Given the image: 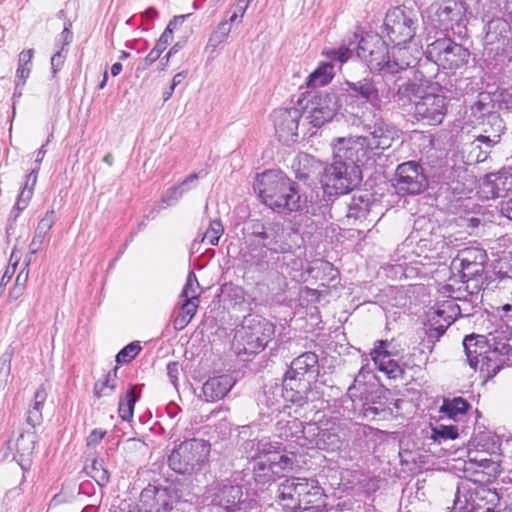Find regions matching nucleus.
Segmentation results:
<instances>
[{
  "label": "nucleus",
  "mask_w": 512,
  "mask_h": 512,
  "mask_svg": "<svg viewBox=\"0 0 512 512\" xmlns=\"http://www.w3.org/2000/svg\"><path fill=\"white\" fill-rule=\"evenodd\" d=\"M332 148L333 162L324 168L322 182L335 194H346L360 184L361 167H372L377 153L362 136L336 138Z\"/></svg>",
  "instance_id": "1"
},
{
  "label": "nucleus",
  "mask_w": 512,
  "mask_h": 512,
  "mask_svg": "<svg viewBox=\"0 0 512 512\" xmlns=\"http://www.w3.org/2000/svg\"><path fill=\"white\" fill-rule=\"evenodd\" d=\"M463 347L469 366L484 380L493 378L504 366H512V345L504 333L467 335Z\"/></svg>",
  "instance_id": "2"
},
{
  "label": "nucleus",
  "mask_w": 512,
  "mask_h": 512,
  "mask_svg": "<svg viewBox=\"0 0 512 512\" xmlns=\"http://www.w3.org/2000/svg\"><path fill=\"white\" fill-rule=\"evenodd\" d=\"M253 188L262 202L275 212H301L307 207V200L299 194L296 183L279 170L258 174Z\"/></svg>",
  "instance_id": "3"
},
{
  "label": "nucleus",
  "mask_w": 512,
  "mask_h": 512,
  "mask_svg": "<svg viewBox=\"0 0 512 512\" xmlns=\"http://www.w3.org/2000/svg\"><path fill=\"white\" fill-rule=\"evenodd\" d=\"M248 457L253 461V477L258 484L265 485L294 470L295 454H280L281 444L269 438L247 442Z\"/></svg>",
  "instance_id": "4"
},
{
  "label": "nucleus",
  "mask_w": 512,
  "mask_h": 512,
  "mask_svg": "<svg viewBox=\"0 0 512 512\" xmlns=\"http://www.w3.org/2000/svg\"><path fill=\"white\" fill-rule=\"evenodd\" d=\"M211 445L203 439H190L175 447L169 457V467L176 473L192 476L208 465Z\"/></svg>",
  "instance_id": "5"
},
{
  "label": "nucleus",
  "mask_w": 512,
  "mask_h": 512,
  "mask_svg": "<svg viewBox=\"0 0 512 512\" xmlns=\"http://www.w3.org/2000/svg\"><path fill=\"white\" fill-rule=\"evenodd\" d=\"M200 504L205 512H247L248 508L241 486L219 483L206 487Z\"/></svg>",
  "instance_id": "6"
},
{
  "label": "nucleus",
  "mask_w": 512,
  "mask_h": 512,
  "mask_svg": "<svg viewBox=\"0 0 512 512\" xmlns=\"http://www.w3.org/2000/svg\"><path fill=\"white\" fill-rule=\"evenodd\" d=\"M467 7L463 0H438L426 10L430 24L442 32L462 34L467 23Z\"/></svg>",
  "instance_id": "7"
},
{
  "label": "nucleus",
  "mask_w": 512,
  "mask_h": 512,
  "mask_svg": "<svg viewBox=\"0 0 512 512\" xmlns=\"http://www.w3.org/2000/svg\"><path fill=\"white\" fill-rule=\"evenodd\" d=\"M418 28V13L411 8L395 7L386 13L384 31L394 44H407L414 41Z\"/></svg>",
  "instance_id": "8"
},
{
  "label": "nucleus",
  "mask_w": 512,
  "mask_h": 512,
  "mask_svg": "<svg viewBox=\"0 0 512 512\" xmlns=\"http://www.w3.org/2000/svg\"><path fill=\"white\" fill-rule=\"evenodd\" d=\"M275 332L274 325L259 315H249L244 318L241 330L238 331L243 350L252 355L262 351Z\"/></svg>",
  "instance_id": "9"
},
{
  "label": "nucleus",
  "mask_w": 512,
  "mask_h": 512,
  "mask_svg": "<svg viewBox=\"0 0 512 512\" xmlns=\"http://www.w3.org/2000/svg\"><path fill=\"white\" fill-rule=\"evenodd\" d=\"M425 54L438 67L450 70L463 67L470 57L468 49L446 37L428 44Z\"/></svg>",
  "instance_id": "10"
},
{
  "label": "nucleus",
  "mask_w": 512,
  "mask_h": 512,
  "mask_svg": "<svg viewBox=\"0 0 512 512\" xmlns=\"http://www.w3.org/2000/svg\"><path fill=\"white\" fill-rule=\"evenodd\" d=\"M392 186L401 196L421 194L428 187L424 168L416 161L399 164L392 179Z\"/></svg>",
  "instance_id": "11"
},
{
  "label": "nucleus",
  "mask_w": 512,
  "mask_h": 512,
  "mask_svg": "<svg viewBox=\"0 0 512 512\" xmlns=\"http://www.w3.org/2000/svg\"><path fill=\"white\" fill-rule=\"evenodd\" d=\"M186 502L175 501L167 488L149 486L142 490L138 503L129 512H185Z\"/></svg>",
  "instance_id": "12"
},
{
  "label": "nucleus",
  "mask_w": 512,
  "mask_h": 512,
  "mask_svg": "<svg viewBox=\"0 0 512 512\" xmlns=\"http://www.w3.org/2000/svg\"><path fill=\"white\" fill-rule=\"evenodd\" d=\"M499 498L496 492L482 487L474 490L458 487L454 505L460 512H494Z\"/></svg>",
  "instance_id": "13"
},
{
  "label": "nucleus",
  "mask_w": 512,
  "mask_h": 512,
  "mask_svg": "<svg viewBox=\"0 0 512 512\" xmlns=\"http://www.w3.org/2000/svg\"><path fill=\"white\" fill-rule=\"evenodd\" d=\"M361 123L366 133L362 137L368 140L373 152L388 149L394 140L399 138V130L396 126L376 113L372 117H364Z\"/></svg>",
  "instance_id": "14"
},
{
  "label": "nucleus",
  "mask_w": 512,
  "mask_h": 512,
  "mask_svg": "<svg viewBox=\"0 0 512 512\" xmlns=\"http://www.w3.org/2000/svg\"><path fill=\"white\" fill-rule=\"evenodd\" d=\"M308 448L317 447L327 452L339 451L344 443L345 432L340 422L327 421L322 425L307 423Z\"/></svg>",
  "instance_id": "15"
},
{
  "label": "nucleus",
  "mask_w": 512,
  "mask_h": 512,
  "mask_svg": "<svg viewBox=\"0 0 512 512\" xmlns=\"http://www.w3.org/2000/svg\"><path fill=\"white\" fill-rule=\"evenodd\" d=\"M339 107L340 105L335 93L319 92L304 107L305 119L313 127L319 128L334 118Z\"/></svg>",
  "instance_id": "16"
},
{
  "label": "nucleus",
  "mask_w": 512,
  "mask_h": 512,
  "mask_svg": "<svg viewBox=\"0 0 512 512\" xmlns=\"http://www.w3.org/2000/svg\"><path fill=\"white\" fill-rule=\"evenodd\" d=\"M460 314V307L452 299L437 303L434 307H431L427 312L428 337L438 340Z\"/></svg>",
  "instance_id": "17"
},
{
  "label": "nucleus",
  "mask_w": 512,
  "mask_h": 512,
  "mask_svg": "<svg viewBox=\"0 0 512 512\" xmlns=\"http://www.w3.org/2000/svg\"><path fill=\"white\" fill-rule=\"evenodd\" d=\"M422 55V48L413 41L407 44H394L391 49H388V59L385 60L383 73L396 74L415 67Z\"/></svg>",
  "instance_id": "18"
},
{
  "label": "nucleus",
  "mask_w": 512,
  "mask_h": 512,
  "mask_svg": "<svg viewBox=\"0 0 512 512\" xmlns=\"http://www.w3.org/2000/svg\"><path fill=\"white\" fill-rule=\"evenodd\" d=\"M357 56L371 70L383 72L385 60L388 59V47L378 34H366L356 48Z\"/></svg>",
  "instance_id": "19"
},
{
  "label": "nucleus",
  "mask_w": 512,
  "mask_h": 512,
  "mask_svg": "<svg viewBox=\"0 0 512 512\" xmlns=\"http://www.w3.org/2000/svg\"><path fill=\"white\" fill-rule=\"evenodd\" d=\"M346 92L370 103L376 110H381L390 102L389 92L384 94L373 78L365 77L358 81H346Z\"/></svg>",
  "instance_id": "20"
},
{
  "label": "nucleus",
  "mask_w": 512,
  "mask_h": 512,
  "mask_svg": "<svg viewBox=\"0 0 512 512\" xmlns=\"http://www.w3.org/2000/svg\"><path fill=\"white\" fill-rule=\"evenodd\" d=\"M302 117L300 108H279L273 114L275 133L279 141L290 144L297 140L299 121Z\"/></svg>",
  "instance_id": "21"
},
{
  "label": "nucleus",
  "mask_w": 512,
  "mask_h": 512,
  "mask_svg": "<svg viewBox=\"0 0 512 512\" xmlns=\"http://www.w3.org/2000/svg\"><path fill=\"white\" fill-rule=\"evenodd\" d=\"M255 241L273 253H287L290 245L285 241L284 229L280 223H255L252 228Z\"/></svg>",
  "instance_id": "22"
},
{
  "label": "nucleus",
  "mask_w": 512,
  "mask_h": 512,
  "mask_svg": "<svg viewBox=\"0 0 512 512\" xmlns=\"http://www.w3.org/2000/svg\"><path fill=\"white\" fill-rule=\"evenodd\" d=\"M446 112L447 99L444 95L426 94L415 101V117L428 125L442 123Z\"/></svg>",
  "instance_id": "23"
},
{
  "label": "nucleus",
  "mask_w": 512,
  "mask_h": 512,
  "mask_svg": "<svg viewBox=\"0 0 512 512\" xmlns=\"http://www.w3.org/2000/svg\"><path fill=\"white\" fill-rule=\"evenodd\" d=\"M486 251L479 247H466L458 251L453 265L459 267L462 277L470 280L480 276L487 261Z\"/></svg>",
  "instance_id": "24"
},
{
  "label": "nucleus",
  "mask_w": 512,
  "mask_h": 512,
  "mask_svg": "<svg viewBox=\"0 0 512 512\" xmlns=\"http://www.w3.org/2000/svg\"><path fill=\"white\" fill-rule=\"evenodd\" d=\"M486 48L496 53H503L512 46V28L510 24L502 18H493L486 25L484 37Z\"/></svg>",
  "instance_id": "25"
},
{
  "label": "nucleus",
  "mask_w": 512,
  "mask_h": 512,
  "mask_svg": "<svg viewBox=\"0 0 512 512\" xmlns=\"http://www.w3.org/2000/svg\"><path fill=\"white\" fill-rule=\"evenodd\" d=\"M394 355L395 352L391 349V343L387 340H377L371 351L374 364L389 378H397L404 373L398 362L391 358Z\"/></svg>",
  "instance_id": "26"
},
{
  "label": "nucleus",
  "mask_w": 512,
  "mask_h": 512,
  "mask_svg": "<svg viewBox=\"0 0 512 512\" xmlns=\"http://www.w3.org/2000/svg\"><path fill=\"white\" fill-rule=\"evenodd\" d=\"M281 387L284 392V401L303 407L308 402V393L311 382L307 379L285 373Z\"/></svg>",
  "instance_id": "27"
},
{
  "label": "nucleus",
  "mask_w": 512,
  "mask_h": 512,
  "mask_svg": "<svg viewBox=\"0 0 512 512\" xmlns=\"http://www.w3.org/2000/svg\"><path fill=\"white\" fill-rule=\"evenodd\" d=\"M502 132H492L489 135H479L471 143L465 145L463 153H467L465 163L468 165L484 162L491 148L500 140Z\"/></svg>",
  "instance_id": "28"
},
{
  "label": "nucleus",
  "mask_w": 512,
  "mask_h": 512,
  "mask_svg": "<svg viewBox=\"0 0 512 512\" xmlns=\"http://www.w3.org/2000/svg\"><path fill=\"white\" fill-rule=\"evenodd\" d=\"M277 436L286 441L295 442L301 447H309V435L307 424L304 425L298 418L293 417L289 420H279L276 426Z\"/></svg>",
  "instance_id": "29"
},
{
  "label": "nucleus",
  "mask_w": 512,
  "mask_h": 512,
  "mask_svg": "<svg viewBox=\"0 0 512 512\" xmlns=\"http://www.w3.org/2000/svg\"><path fill=\"white\" fill-rule=\"evenodd\" d=\"M486 198L506 197L512 192V173L501 170L486 176L482 184Z\"/></svg>",
  "instance_id": "30"
},
{
  "label": "nucleus",
  "mask_w": 512,
  "mask_h": 512,
  "mask_svg": "<svg viewBox=\"0 0 512 512\" xmlns=\"http://www.w3.org/2000/svg\"><path fill=\"white\" fill-rule=\"evenodd\" d=\"M286 373L312 383L318 375V356L310 351L299 355L291 362Z\"/></svg>",
  "instance_id": "31"
},
{
  "label": "nucleus",
  "mask_w": 512,
  "mask_h": 512,
  "mask_svg": "<svg viewBox=\"0 0 512 512\" xmlns=\"http://www.w3.org/2000/svg\"><path fill=\"white\" fill-rule=\"evenodd\" d=\"M471 114L475 121L482 125H490L492 132H503L505 127L500 115L492 111V106L485 99H479L471 107Z\"/></svg>",
  "instance_id": "32"
},
{
  "label": "nucleus",
  "mask_w": 512,
  "mask_h": 512,
  "mask_svg": "<svg viewBox=\"0 0 512 512\" xmlns=\"http://www.w3.org/2000/svg\"><path fill=\"white\" fill-rule=\"evenodd\" d=\"M234 384V378L228 374L211 377L203 384V395L207 401H218L227 395Z\"/></svg>",
  "instance_id": "33"
},
{
  "label": "nucleus",
  "mask_w": 512,
  "mask_h": 512,
  "mask_svg": "<svg viewBox=\"0 0 512 512\" xmlns=\"http://www.w3.org/2000/svg\"><path fill=\"white\" fill-rule=\"evenodd\" d=\"M282 400H284V392L281 385L277 382L266 384L264 386L263 395L259 399L260 404L266 406L267 409L271 411V415L284 412L290 416L291 412L286 411L290 407L282 405Z\"/></svg>",
  "instance_id": "34"
},
{
  "label": "nucleus",
  "mask_w": 512,
  "mask_h": 512,
  "mask_svg": "<svg viewBox=\"0 0 512 512\" xmlns=\"http://www.w3.org/2000/svg\"><path fill=\"white\" fill-rule=\"evenodd\" d=\"M295 489L294 480H291V478L286 479L278 486L276 501L286 510L296 511L301 508Z\"/></svg>",
  "instance_id": "35"
},
{
  "label": "nucleus",
  "mask_w": 512,
  "mask_h": 512,
  "mask_svg": "<svg viewBox=\"0 0 512 512\" xmlns=\"http://www.w3.org/2000/svg\"><path fill=\"white\" fill-rule=\"evenodd\" d=\"M36 444V435L33 432L21 433L14 443L18 463L23 468L24 462L29 460V456L33 453Z\"/></svg>",
  "instance_id": "36"
},
{
  "label": "nucleus",
  "mask_w": 512,
  "mask_h": 512,
  "mask_svg": "<svg viewBox=\"0 0 512 512\" xmlns=\"http://www.w3.org/2000/svg\"><path fill=\"white\" fill-rule=\"evenodd\" d=\"M198 178L199 176L197 173H192L178 185L170 187L162 196V202L167 206L177 203L182 198V196L191 189L190 184L197 181Z\"/></svg>",
  "instance_id": "37"
},
{
  "label": "nucleus",
  "mask_w": 512,
  "mask_h": 512,
  "mask_svg": "<svg viewBox=\"0 0 512 512\" xmlns=\"http://www.w3.org/2000/svg\"><path fill=\"white\" fill-rule=\"evenodd\" d=\"M230 32L231 27L226 22H220L211 32L204 49L211 58L215 57L217 49L227 41Z\"/></svg>",
  "instance_id": "38"
},
{
  "label": "nucleus",
  "mask_w": 512,
  "mask_h": 512,
  "mask_svg": "<svg viewBox=\"0 0 512 512\" xmlns=\"http://www.w3.org/2000/svg\"><path fill=\"white\" fill-rule=\"evenodd\" d=\"M291 480H294V486L296 487L295 492L300 500V505L302 502L305 504L310 502V500L307 499L308 496L320 494L321 488L316 480L301 477H291Z\"/></svg>",
  "instance_id": "39"
},
{
  "label": "nucleus",
  "mask_w": 512,
  "mask_h": 512,
  "mask_svg": "<svg viewBox=\"0 0 512 512\" xmlns=\"http://www.w3.org/2000/svg\"><path fill=\"white\" fill-rule=\"evenodd\" d=\"M47 398V392L43 386L39 387L34 395L32 407L27 412V423L36 427L42 422V408Z\"/></svg>",
  "instance_id": "40"
},
{
  "label": "nucleus",
  "mask_w": 512,
  "mask_h": 512,
  "mask_svg": "<svg viewBox=\"0 0 512 512\" xmlns=\"http://www.w3.org/2000/svg\"><path fill=\"white\" fill-rule=\"evenodd\" d=\"M347 206L348 218L356 220L365 218L370 210V197L368 194L353 195Z\"/></svg>",
  "instance_id": "41"
},
{
  "label": "nucleus",
  "mask_w": 512,
  "mask_h": 512,
  "mask_svg": "<svg viewBox=\"0 0 512 512\" xmlns=\"http://www.w3.org/2000/svg\"><path fill=\"white\" fill-rule=\"evenodd\" d=\"M34 55L33 49H27L20 52L18 56V68L16 70V87L24 86L28 79Z\"/></svg>",
  "instance_id": "42"
},
{
  "label": "nucleus",
  "mask_w": 512,
  "mask_h": 512,
  "mask_svg": "<svg viewBox=\"0 0 512 512\" xmlns=\"http://www.w3.org/2000/svg\"><path fill=\"white\" fill-rule=\"evenodd\" d=\"M333 78V64L321 63L307 78L308 87H320L328 84Z\"/></svg>",
  "instance_id": "43"
},
{
  "label": "nucleus",
  "mask_w": 512,
  "mask_h": 512,
  "mask_svg": "<svg viewBox=\"0 0 512 512\" xmlns=\"http://www.w3.org/2000/svg\"><path fill=\"white\" fill-rule=\"evenodd\" d=\"M469 407L470 404L461 397L444 399L440 407V413L446 415L449 419H456L458 415L465 414Z\"/></svg>",
  "instance_id": "44"
},
{
  "label": "nucleus",
  "mask_w": 512,
  "mask_h": 512,
  "mask_svg": "<svg viewBox=\"0 0 512 512\" xmlns=\"http://www.w3.org/2000/svg\"><path fill=\"white\" fill-rule=\"evenodd\" d=\"M139 395L136 394V387L131 386L124 397L119 401L118 413L122 420L130 421L133 418L134 406Z\"/></svg>",
  "instance_id": "45"
},
{
  "label": "nucleus",
  "mask_w": 512,
  "mask_h": 512,
  "mask_svg": "<svg viewBox=\"0 0 512 512\" xmlns=\"http://www.w3.org/2000/svg\"><path fill=\"white\" fill-rule=\"evenodd\" d=\"M171 41L172 38H170V30L164 31L156 42L154 48L143 59L142 69H146L156 62Z\"/></svg>",
  "instance_id": "46"
},
{
  "label": "nucleus",
  "mask_w": 512,
  "mask_h": 512,
  "mask_svg": "<svg viewBox=\"0 0 512 512\" xmlns=\"http://www.w3.org/2000/svg\"><path fill=\"white\" fill-rule=\"evenodd\" d=\"M117 371V367L113 368L106 374L103 381L95 383L94 394L97 398L108 396L114 392L117 382Z\"/></svg>",
  "instance_id": "47"
},
{
  "label": "nucleus",
  "mask_w": 512,
  "mask_h": 512,
  "mask_svg": "<svg viewBox=\"0 0 512 512\" xmlns=\"http://www.w3.org/2000/svg\"><path fill=\"white\" fill-rule=\"evenodd\" d=\"M365 366H362L359 373L355 376L354 382L348 388V396L355 401V399L359 398L361 401L363 399H367L364 397V394L367 392V382H370L371 379H368L366 375H364Z\"/></svg>",
  "instance_id": "48"
},
{
  "label": "nucleus",
  "mask_w": 512,
  "mask_h": 512,
  "mask_svg": "<svg viewBox=\"0 0 512 512\" xmlns=\"http://www.w3.org/2000/svg\"><path fill=\"white\" fill-rule=\"evenodd\" d=\"M418 89L419 87L416 83L406 82L399 85L397 92L393 95V98L400 106H406L412 101L413 97H416Z\"/></svg>",
  "instance_id": "49"
},
{
  "label": "nucleus",
  "mask_w": 512,
  "mask_h": 512,
  "mask_svg": "<svg viewBox=\"0 0 512 512\" xmlns=\"http://www.w3.org/2000/svg\"><path fill=\"white\" fill-rule=\"evenodd\" d=\"M353 51L354 49L349 46L342 45L339 48L324 50L323 55L330 61L329 63L337 62L341 66L352 57Z\"/></svg>",
  "instance_id": "50"
},
{
  "label": "nucleus",
  "mask_w": 512,
  "mask_h": 512,
  "mask_svg": "<svg viewBox=\"0 0 512 512\" xmlns=\"http://www.w3.org/2000/svg\"><path fill=\"white\" fill-rule=\"evenodd\" d=\"M91 477L100 485L105 486L110 479V474L102 459H94L91 464Z\"/></svg>",
  "instance_id": "51"
},
{
  "label": "nucleus",
  "mask_w": 512,
  "mask_h": 512,
  "mask_svg": "<svg viewBox=\"0 0 512 512\" xmlns=\"http://www.w3.org/2000/svg\"><path fill=\"white\" fill-rule=\"evenodd\" d=\"M458 435V428L453 425H437L432 429V438L439 443L445 440H454Z\"/></svg>",
  "instance_id": "52"
},
{
  "label": "nucleus",
  "mask_w": 512,
  "mask_h": 512,
  "mask_svg": "<svg viewBox=\"0 0 512 512\" xmlns=\"http://www.w3.org/2000/svg\"><path fill=\"white\" fill-rule=\"evenodd\" d=\"M181 297L184 299L199 300V283L193 271H190L187 276Z\"/></svg>",
  "instance_id": "53"
},
{
  "label": "nucleus",
  "mask_w": 512,
  "mask_h": 512,
  "mask_svg": "<svg viewBox=\"0 0 512 512\" xmlns=\"http://www.w3.org/2000/svg\"><path fill=\"white\" fill-rule=\"evenodd\" d=\"M54 224V211L49 210L46 212L45 216L39 221L34 238H36V241H41L42 243L45 240L46 235L50 231Z\"/></svg>",
  "instance_id": "54"
},
{
  "label": "nucleus",
  "mask_w": 512,
  "mask_h": 512,
  "mask_svg": "<svg viewBox=\"0 0 512 512\" xmlns=\"http://www.w3.org/2000/svg\"><path fill=\"white\" fill-rule=\"evenodd\" d=\"M224 232L222 223L219 220H213L202 237V242L215 246Z\"/></svg>",
  "instance_id": "55"
},
{
  "label": "nucleus",
  "mask_w": 512,
  "mask_h": 512,
  "mask_svg": "<svg viewBox=\"0 0 512 512\" xmlns=\"http://www.w3.org/2000/svg\"><path fill=\"white\" fill-rule=\"evenodd\" d=\"M141 351V346L138 342H132L121 349L116 355V362L118 364H125L133 360Z\"/></svg>",
  "instance_id": "56"
},
{
  "label": "nucleus",
  "mask_w": 512,
  "mask_h": 512,
  "mask_svg": "<svg viewBox=\"0 0 512 512\" xmlns=\"http://www.w3.org/2000/svg\"><path fill=\"white\" fill-rule=\"evenodd\" d=\"M476 12L483 16H488L499 7L498 0H469Z\"/></svg>",
  "instance_id": "57"
},
{
  "label": "nucleus",
  "mask_w": 512,
  "mask_h": 512,
  "mask_svg": "<svg viewBox=\"0 0 512 512\" xmlns=\"http://www.w3.org/2000/svg\"><path fill=\"white\" fill-rule=\"evenodd\" d=\"M28 263H26L25 267L18 273L16 280H15V286L12 290V293L15 295V297H18L22 294L25 284L28 280Z\"/></svg>",
  "instance_id": "58"
},
{
  "label": "nucleus",
  "mask_w": 512,
  "mask_h": 512,
  "mask_svg": "<svg viewBox=\"0 0 512 512\" xmlns=\"http://www.w3.org/2000/svg\"><path fill=\"white\" fill-rule=\"evenodd\" d=\"M468 462L475 463L479 467L488 468L494 461L487 457V453L471 452L468 453Z\"/></svg>",
  "instance_id": "59"
},
{
  "label": "nucleus",
  "mask_w": 512,
  "mask_h": 512,
  "mask_svg": "<svg viewBox=\"0 0 512 512\" xmlns=\"http://www.w3.org/2000/svg\"><path fill=\"white\" fill-rule=\"evenodd\" d=\"M67 50L59 49L52 57H51V69L53 75H55L59 70H61L64 65L66 59Z\"/></svg>",
  "instance_id": "60"
},
{
  "label": "nucleus",
  "mask_w": 512,
  "mask_h": 512,
  "mask_svg": "<svg viewBox=\"0 0 512 512\" xmlns=\"http://www.w3.org/2000/svg\"><path fill=\"white\" fill-rule=\"evenodd\" d=\"M71 23H67L59 35L57 45L61 44L60 49L66 50V47L70 45L73 40V33L70 30Z\"/></svg>",
  "instance_id": "61"
},
{
  "label": "nucleus",
  "mask_w": 512,
  "mask_h": 512,
  "mask_svg": "<svg viewBox=\"0 0 512 512\" xmlns=\"http://www.w3.org/2000/svg\"><path fill=\"white\" fill-rule=\"evenodd\" d=\"M106 430H103L101 428H95L93 429L86 439V444L88 447H95L97 446L101 440L105 437Z\"/></svg>",
  "instance_id": "62"
},
{
  "label": "nucleus",
  "mask_w": 512,
  "mask_h": 512,
  "mask_svg": "<svg viewBox=\"0 0 512 512\" xmlns=\"http://www.w3.org/2000/svg\"><path fill=\"white\" fill-rule=\"evenodd\" d=\"M181 371V366L178 362H170L167 364V376L171 382V384L177 388L178 385V376Z\"/></svg>",
  "instance_id": "63"
},
{
  "label": "nucleus",
  "mask_w": 512,
  "mask_h": 512,
  "mask_svg": "<svg viewBox=\"0 0 512 512\" xmlns=\"http://www.w3.org/2000/svg\"><path fill=\"white\" fill-rule=\"evenodd\" d=\"M198 305L199 300L184 299L181 305V312L192 319L197 312Z\"/></svg>",
  "instance_id": "64"
}]
</instances>
